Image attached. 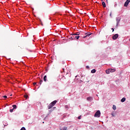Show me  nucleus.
Here are the masks:
<instances>
[{"label": "nucleus", "instance_id": "nucleus-1", "mask_svg": "<svg viewBox=\"0 0 130 130\" xmlns=\"http://www.w3.org/2000/svg\"><path fill=\"white\" fill-rule=\"evenodd\" d=\"M57 102V101L55 100L53 101L52 103H51L48 106V109H51V108H52V107H53V106H55V104H56Z\"/></svg>", "mask_w": 130, "mask_h": 130}, {"label": "nucleus", "instance_id": "nucleus-2", "mask_svg": "<svg viewBox=\"0 0 130 130\" xmlns=\"http://www.w3.org/2000/svg\"><path fill=\"white\" fill-rule=\"evenodd\" d=\"M100 114H101V112H100V111L98 110L94 114V117H100Z\"/></svg>", "mask_w": 130, "mask_h": 130}, {"label": "nucleus", "instance_id": "nucleus-3", "mask_svg": "<svg viewBox=\"0 0 130 130\" xmlns=\"http://www.w3.org/2000/svg\"><path fill=\"white\" fill-rule=\"evenodd\" d=\"M116 21L117 22L116 23V27L118 26V24H119V22H120V18L117 17L116 18Z\"/></svg>", "mask_w": 130, "mask_h": 130}, {"label": "nucleus", "instance_id": "nucleus-4", "mask_svg": "<svg viewBox=\"0 0 130 130\" xmlns=\"http://www.w3.org/2000/svg\"><path fill=\"white\" fill-rule=\"evenodd\" d=\"M112 38H113V40H115L117 39V38H118V34H116L114 35L112 37Z\"/></svg>", "mask_w": 130, "mask_h": 130}, {"label": "nucleus", "instance_id": "nucleus-5", "mask_svg": "<svg viewBox=\"0 0 130 130\" xmlns=\"http://www.w3.org/2000/svg\"><path fill=\"white\" fill-rule=\"evenodd\" d=\"M87 100L88 101H92V100H93V98H92L91 96L88 97V98H87Z\"/></svg>", "mask_w": 130, "mask_h": 130}, {"label": "nucleus", "instance_id": "nucleus-6", "mask_svg": "<svg viewBox=\"0 0 130 130\" xmlns=\"http://www.w3.org/2000/svg\"><path fill=\"white\" fill-rule=\"evenodd\" d=\"M109 70H110V73H114V72H115V69H109Z\"/></svg>", "mask_w": 130, "mask_h": 130}, {"label": "nucleus", "instance_id": "nucleus-7", "mask_svg": "<svg viewBox=\"0 0 130 130\" xmlns=\"http://www.w3.org/2000/svg\"><path fill=\"white\" fill-rule=\"evenodd\" d=\"M60 130H67L68 129V127L67 126H64L63 127H60Z\"/></svg>", "mask_w": 130, "mask_h": 130}, {"label": "nucleus", "instance_id": "nucleus-8", "mask_svg": "<svg viewBox=\"0 0 130 130\" xmlns=\"http://www.w3.org/2000/svg\"><path fill=\"white\" fill-rule=\"evenodd\" d=\"M72 35L73 36V37L74 38V36H75L76 35H80V32H76V33H75V34H73Z\"/></svg>", "mask_w": 130, "mask_h": 130}, {"label": "nucleus", "instance_id": "nucleus-9", "mask_svg": "<svg viewBox=\"0 0 130 130\" xmlns=\"http://www.w3.org/2000/svg\"><path fill=\"white\" fill-rule=\"evenodd\" d=\"M47 79V76L46 75L44 76V82H46Z\"/></svg>", "mask_w": 130, "mask_h": 130}, {"label": "nucleus", "instance_id": "nucleus-10", "mask_svg": "<svg viewBox=\"0 0 130 130\" xmlns=\"http://www.w3.org/2000/svg\"><path fill=\"white\" fill-rule=\"evenodd\" d=\"M102 5L103 6L104 8L106 7V4H105V2H102Z\"/></svg>", "mask_w": 130, "mask_h": 130}, {"label": "nucleus", "instance_id": "nucleus-11", "mask_svg": "<svg viewBox=\"0 0 130 130\" xmlns=\"http://www.w3.org/2000/svg\"><path fill=\"white\" fill-rule=\"evenodd\" d=\"M91 73L92 74H95V73H96V70L93 69L92 70H91Z\"/></svg>", "mask_w": 130, "mask_h": 130}, {"label": "nucleus", "instance_id": "nucleus-12", "mask_svg": "<svg viewBox=\"0 0 130 130\" xmlns=\"http://www.w3.org/2000/svg\"><path fill=\"white\" fill-rule=\"evenodd\" d=\"M128 2H127L126 1L124 3V7H127L128 6Z\"/></svg>", "mask_w": 130, "mask_h": 130}, {"label": "nucleus", "instance_id": "nucleus-13", "mask_svg": "<svg viewBox=\"0 0 130 130\" xmlns=\"http://www.w3.org/2000/svg\"><path fill=\"white\" fill-rule=\"evenodd\" d=\"M106 74H110V70L109 69L106 70Z\"/></svg>", "mask_w": 130, "mask_h": 130}, {"label": "nucleus", "instance_id": "nucleus-14", "mask_svg": "<svg viewBox=\"0 0 130 130\" xmlns=\"http://www.w3.org/2000/svg\"><path fill=\"white\" fill-rule=\"evenodd\" d=\"M12 107H13V110H14V109H17V105H13L12 106Z\"/></svg>", "mask_w": 130, "mask_h": 130}, {"label": "nucleus", "instance_id": "nucleus-15", "mask_svg": "<svg viewBox=\"0 0 130 130\" xmlns=\"http://www.w3.org/2000/svg\"><path fill=\"white\" fill-rule=\"evenodd\" d=\"M124 101H125V98H123L121 100V102H124Z\"/></svg>", "mask_w": 130, "mask_h": 130}, {"label": "nucleus", "instance_id": "nucleus-16", "mask_svg": "<svg viewBox=\"0 0 130 130\" xmlns=\"http://www.w3.org/2000/svg\"><path fill=\"white\" fill-rule=\"evenodd\" d=\"M113 109L114 110H116V106L115 105H113Z\"/></svg>", "mask_w": 130, "mask_h": 130}, {"label": "nucleus", "instance_id": "nucleus-17", "mask_svg": "<svg viewBox=\"0 0 130 130\" xmlns=\"http://www.w3.org/2000/svg\"><path fill=\"white\" fill-rule=\"evenodd\" d=\"M86 34V36H90V35H91V32H88Z\"/></svg>", "mask_w": 130, "mask_h": 130}, {"label": "nucleus", "instance_id": "nucleus-18", "mask_svg": "<svg viewBox=\"0 0 130 130\" xmlns=\"http://www.w3.org/2000/svg\"><path fill=\"white\" fill-rule=\"evenodd\" d=\"M75 39H79L80 38V36H75L74 37Z\"/></svg>", "mask_w": 130, "mask_h": 130}, {"label": "nucleus", "instance_id": "nucleus-19", "mask_svg": "<svg viewBox=\"0 0 130 130\" xmlns=\"http://www.w3.org/2000/svg\"><path fill=\"white\" fill-rule=\"evenodd\" d=\"M60 80H66V77L63 76L61 79Z\"/></svg>", "mask_w": 130, "mask_h": 130}, {"label": "nucleus", "instance_id": "nucleus-20", "mask_svg": "<svg viewBox=\"0 0 130 130\" xmlns=\"http://www.w3.org/2000/svg\"><path fill=\"white\" fill-rule=\"evenodd\" d=\"M42 82H43V81H42V80H40V82H39V84L40 85H41V84H42Z\"/></svg>", "mask_w": 130, "mask_h": 130}, {"label": "nucleus", "instance_id": "nucleus-21", "mask_svg": "<svg viewBox=\"0 0 130 130\" xmlns=\"http://www.w3.org/2000/svg\"><path fill=\"white\" fill-rule=\"evenodd\" d=\"M13 111H14L13 109L10 110V112H13Z\"/></svg>", "mask_w": 130, "mask_h": 130}, {"label": "nucleus", "instance_id": "nucleus-22", "mask_svg": "<svg viewBox=\"0 0 130 130\" xmlns=\"http://www.w3.org/2000/svg\"><path fill=\"white\" fill-rule=\"evenodd\" d=\"M3 98H5L6 99V98H8V96H7V95H4L3 96Z\"/></svg>", "mask_w": 130, "mask_h": 130}, {"label": "nucleus", "instance_id": "nucleus-23", "mask_svg": "<svg viewBox=\"0 0 130 130\" xmlns=\"http://www.w3.org/2000/svg\"><path fill=\"white\" fill-rule=\"evenodd\" d=\"M24 98H26V99H27L28 98V95H24Z\"/></svg>", "mask_w": 130, "mask_h": 130}, {"label": "nucleus", "instance_id": "nucleus-24", "mask_svg": "<svg viewBox=\"0 0 130 130\" xmlns=\"http://www.w3.org/2000/svg\"><path fill=\"white\" fill-rule=\"evenodd\" d=\"M126 2H128L129 4L130 3V0H126Z\"/></svg>", "mask_w": 130, "mask_h": 130}, {"label": "nucleus", "instance_id": "nucleus-25", "mask_svg": "<svg viewBox=\"0 0 130 130\" xmlns=\"http://www.w3.org/2000/svg\"><path fill=\"white\" fill-rule=\"evenodd\" d=\"M112 13H110V16L111 17H112Z\"/></svg>", "mask_w": 130, "mask_h": 130}, {"label": "nucleus", "instance_id": "nucleus-26", "mask_svg": "<svg viewBox=\"0 0 130 130\" xmlns=\"http://www.w3.org/2000/svg\"><path fill=\"white\" fill-rule=\"evenodd\" d=\"M81 116H79L78 117V119H81Z\"/></svg>", "mask_w": 130, "mask_h": 130}, {"label": "nucleus", "instance_id": "nucleus-27", "mask_svg": "<svg viewBox=\"0 0 130 130\" xmlns=\"http://www.w3.org/2000/svg\"><path fill=\"white\" fill-rule=\"evenodd\" d=\"M86 69H89V66H86Z\"/></svg>", "mask_w": 130, "mask_h": 130}, {"label": "nucleus", "instance_id": "nucleus-28", "mask_svg": "<svg viewBox=\"0 0 130 130\" xmlns=\"http://www.w3.org/2000/svg\"><path fill=\"white\" fill-rule=\"evenodd\" d=\"M112 32L114 31V28H112Z\"/></svg>", "mask_w": 130, "mask_h": 130}, {"label": "nucleus", "instance_id": "nucleus-29", "mask_svg": "<svg viewBox=\"0 0 130 130\" xmlns=\"http://www.w3.org/2000/svg\"><path fill=\"white\" fill-rule=\"evenodd\" d=\"M112 116L114 117V116H115V115H114V114H112Z\"/></svg>", "mask_w": 130, "mask_h": 130}, {"label": "nucleus", "instance_id": "nucleus-30", "mask_svg": "<svg viewBox=\"0 0 130 130\" xmlns=\"http://www.w3.org/2000/svg\"><path fill=\"white\" fill-rule=\"evenodd\" d=\"M70 40H71L72 39H73V37H71L70 38Z\"/></svg>", "mask_w": 130, "mask_h": 130}, {"label": "nucleus", "instance_id": "nucleus-31", "mask_svg": "<svg viewBox=\"0 0 130 130\" xmlns=\"http://www.w3.org/2000/svg\"><path fill=\"white\" fill-rule=\"evenodd\" d=\"M36 84H37V83H36V82L34 83V85H36Z\"/></svg>", "mask_w": 130, "mask_h": 130}, {"label": "nucleus", "instance_id": "nucleus-32", "mask_svg": "<svg viewBox=\"0 0 130 130\" xmlns=\"http://www.w3.org/2000/svg\"><path fill=\"white\" fill-rule=\"evenodd\" d=\"M42 26H43V23H41Z\"/></svg>", "mask_w": 130, "mask_h": 130}, {"label": "nucleus", "instance_id": "nucleus-33", "mask_svg": "<svg viewBox=\"0 0 130 130\" xmlns=\"http://www.w3.org/2000/svg\"><path fill=\"white\" fill-rule=\"evenodd\" d=\"M63 72H64V69H63Z\"/></svg>", "mask_w": 130, "mask_h": 130}, {"label": "nucleus", "instance_id": "nucleus-34", "mask_svg": "<svg viewBox=\"0 0 130 130\" xmlns=\"http://www.w3.org/2000/svg\"><path fill=\"white\" fill-rule=\"evenodd\" d=\"M80 82H83V81H82V80H80Z\"/></svg>", "mask_w": 130, "mask_h": 130}, {"label": "nucleus", "instance_id": "nucleus-35", "mask_svg": "<svg viewBox=\"0 0 130 130\" xmlns=\"http://www.w3.org/2000/svg\"><path fill=\"white\" fill-rule=\"evenodd\" d=\"M102 2H103V0H101Z\"/></svg>", "mask_w": 130, "mask_h": 130}, {"label": "nucleus", "instance_id": "nucleus-36", "mask_svg": "<svg viewBox=\"0 0 130 130\" xmlns=\"http://www.w3.org/2000/svg\"><path fill=\"white\" fill-rule=\"evenodd\" d=\"M10 96H12V94H11Z\"/></svg>", "mask_w": 130, "mask_h": 130}, {"label": "nucleus", "instance_id": "nucleus-37", "mask_svg": "<svg viewBox=\"0 0 130 130\" xmlns=\"http://www.w3.org/2000/svg\"><path fill=\"white\" fill-rule=\"evenodd\" d=\"M96 96H98V95L96 94Z\"/></svg>", "mask_w": 130, "mask_h": 130}]
</instances>
